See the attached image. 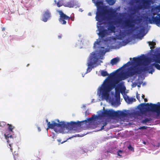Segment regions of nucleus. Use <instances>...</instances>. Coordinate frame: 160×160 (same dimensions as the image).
<instances>
[{
	"label": "nucleus",
	"instance_id": "nucleus-37",
	"mask_svg": "<svg viewBox=\"0 0 160 160\" xmlns=\"http://www.w3.org/2000/svg\"><path fill=\"white\" fill-rule=\"evenodd\" d=\"M136 98L139 101H140V97L139 94H138V92H137V93L136 94Z\"/></svg>",
	"mask_w": 160,
	"mask_h": 160
},
{
	"label": "nucleus",
	"instance_id": "nucleus-2",
	"mask_svg": "<svg viewBox=\"0 0 160 160\" xmlns=\"http://www.w3.org/2000/svg\"><path fill=\"white\" fill-rule=\"evenodd\" d=\"M158 104L142 103L139 105L138 109L142 114L147 111H151L156 112L157 116H159L160 115V102H158Z\"/></svg>",
	"mask_w": 160,
	"mask_h": 160
},
{
	"label": "nucleus",
	"instance_id": "nucleus-39",
	"mask_svg": "<svg viewBox=\"0 0 160 160\" xmlns=\"http://www.w3.org/2000/svg\"><path fill=\"white\" fill-rule=\"evenodd\" d=\"M139 129H144L146 128V127L144 126H141L139 128Z\"/></svg>",
	"mask_w": 160,
	"mask_h": 160
},
{
	"label": "nucleus",
	"instance_id": "nucleus-11",
	"mask_svg": "<svg viewBox=\"0 0 160 160\" xmlns=\"http://www.w3.org/2000/svg\"><path fill=\"white\" fill-rule=\"evenodd\" d=\"M107 30L109 33H115L116 27L114 26V22L112 21H109L108 22Z\"/></svg>",
	"mask_w": 160,
	"mask_h": 160
},
{
	"label": "nucleus",
	"instance_id": "nucleus-52",
	"mask_svg": "<svg viewBox=\"0 0 160 160\" xmlns=\"http://www.w3.org/2000/svg\"><path fill=\"white\" fill-rule=\"evenodd\" d=\"M139 34V33H138L137 34H136V35L137 36H138V35Z\"/></svg>",
	"mask_w": 160,
	"mask_h": 160
},
{
	"label": "nucleus",
	"instance_id": "nucleus-35",
	"mask_svg": "<svg viewBox=\"0 0 160 160\" xmlns=\"http://www.w3.org/2000/svg\"><path fill=\"white\" fill-rule=\"evenodd\" d=\"M148 43L149 45H151L152 47H154L155 45V43L154 42H149Z\"/></svg>",
	"mask_w": 160,
	"mask_h": 160
},
{
	"label": "nucleus",
	"instance_id": "nucleus-57",
	"mask_svg": "<svg viewBox=\"0 0 160 160\" xmlns=\"http://www.w3.org/2000/svg\"><path fill=\"white\" fill-rule=\"evenodd\" d=\"M95 43L94 44V47H95Z\"/></svg>",
	"mask_w": 160,
	"mask_h": 160
},
{
	"label": "nucleus",
	"instance_id": "nucleus-29",
	"mask_svg": "<svg viewBox=\"0 0 160 160\" xmlns=\"http://www.w3.org/2000/svg\"><path fill=\"white\" fill-rule=\"evenodd\" d=\"M151 120V118H146L142 120L141 121V122L142 123H146Z\"/></svg>",
	"mask_w": 160,
	"mask_h": 160
},
{
	"label": "nucleus",
	"instance_id": "nucleus-48",
	"mask_svg": "<svg viewBox=\"0 0 160 160\" xmlns=\"http://www.w3.org/2000/svg\"><path fill=\"white\" fill-rule=\"evenodd\" d=\"M144 97H145V96H144V95L142 94V98H144Z\"/></svg>",
	"mask_w": 160,
	"mask_h": 160
},
{
	"label": "nucleus",
	"instance_id": "nucleus-26",
	"mask_svg": "<svg viewBox=\"0 0 160 160\" xmlns=\"http://www.w3.org/2000/svg\"><path fill=\"white\" fill-rule=\"evenodd\" d=\"M99 52L101 55H104L106 52L104 49V48L102 47L99 51Z\"/></svg>",
	"mask_w": 160,
	"mask_h": 160
},
{
	"label": "nucleus",
	"instance_id": "nucleus-1",
	"mask_svg": "<svg viewBox=\"0 0 160 160\" xmlns=\"http://www.w3.org/2000/svg\"><path fill=\"white\" fill-rule=\"evenodd\" d=\"M155 62L156 63H153L149 66H145L143 68L138 67L136 66L131 67L128 69L125 73L118 75L113 81L109 79H106L102 87L100 90L102 96L106 98H108L109 92L115 88L116 85L122 80L131 77L135 74H140L143 72L148 71L149 73L152 74L154 72L153 66L158 70H160V65L158 63Z\"/></svg>",
	"mask_w": 160,
	"mask_h": 160
},
{
	"label": "nucleus",
	"instance_id": "nucleus-36",
	"mask_svg": "<svg viewBox=\"0 0 160 160\" xmlns=\"http://www.w3.org/2000/svg\"><path fill=\"white\" fill-rule=\"evenodd\" d=\"M116 74V73L115 72H113L110 74V77L111 78L114 77Z\"/></svg>",
	"mask_w": 160,
	"mask_h": 160
},
{
	"label": "nucleus",
	"instance_id": "nucleus-16",
	"mask_svg": "<svg viewBox=\"0 0 160 160\" xmlns=\"http://www.w3.org/2000/svg\"><path fill=\"white\" fill-rule=\"evenodd\" d=\"M133 60L134 63L139 65L141 64L144 60V58L143 57L133 58Z\"/></svg>",
	"mask_w": 160,
	"mask_h": 160
},
{
	"label": "nucleus",
	"instance_id": "nucleus-6",
	"mask_svg": "<svg viewBox=\"0 0 160 160\" xmlns=\"http://www.w3.org/2000/svg\"><path fill=\"white\" fill-rule=\"evenodd\" d=\"M57 121L59 122L57 123L54 121L51 122L52 123H51L50 122H48L47 119L46 120V121L48 122V127L49 128L53 129L55 127H60L61 128H63V122H60L59 120L58 119L57 120Z\"/></svg>",
	"mask_w": 160,
	"mask_h": 160
},
{
	"label": "nucleus",
	"instance_id": "nucleus-54",
	"mask_svg": "<svg viewBox=\"0 0 160 160\" xmlns=\"http://www.w3.org/2000/svg\"><path fill=\"white\" fill-rule=\"evenodd\" d=\"M77 7H80V6H79V5H78V6H77Z\"/></svg>",
	"mask_w": 160,
	"mask_h": 160
},
{
	"label": "nucleus",
	"instance_id": "nucleus-45",
	"mask_svg": "<svg viewBox=\"0 0 160 160\" xmlns=\"http://www.w3.org/2000/svg\"><path fill=\"white\" fill-rule=\"evenodd\" d=\"M144 100L145 102H146L148 101V100L146 98H144Z\"/></svg>",
	"mask_w": 160,
	"mask_h": 160
},
{
	"label": "nucleus",
	"instance_id": "nucleus-38",
	"mask_svg": "<svg viewBox=\"0 0 160 160\" xmlns=\"http://www.w3.org/2000/svg\"><path fill=\"white\" fill-rule=\"evenodd\" d=\"M119 152L122 153V151H121V150H119L117 152V155H118L119 156H121L122 155H120L119 154Z\"/></svg>",
	"mask_w": 160,
	"mask_h": 160
},
{
	"label": "nucleus",
	"instance_id": "nucleus-32",
	"mask_svg": "<svg viewBox=\"0 0 160 160\" xmlns=\"http://www.w3.org/2000/svg\"><path fill=\"white\" fill-rule=\"evenodd\" d=\"M6 125V123L4 122H0V127H4Z\"/></svg>",
	"mask_w": 160,
	"mask_h": 160
},
{
	"label": "nucleus",
	"instance_id": "nucleus-22",
	"mask_svg": "<svg viewBox=\"0 0 160 160\" xmlns=\"http://www.w3.org/2000/svg\"><path fill=\"white\" fill-rule=\"evenodd\" d=\"M126 36V35L124 32H122L120 33L118 36V38L119 40H122Z\"/></svg>",
	"mask_w": 160,
	"mask_h": 160
},
{
	"label": "nucleus",
	"instance_id": "nucleus-19",
	"mask_svg": "<svg viewBox=\"0 0 160 160\" xmlns=\"http://www.w3.org/2000/svg\"><path fill=\"white\" fill-rule=\"evenodd\" d=\"M150 1L149 0H142V6L144 8H146L150 4Z\"/></svg>",
	"mask_w": 160,
	"mask_h": 160
},
{
	"label": "nucleus",
	"instance_id": "nucleus-28",
	"mask_svg": "<svg viewBox=\"0 0 160 160\" xmlns=\"http://www.w3.org/2000/svg\"><path fill=\"white\" fill-rule=\"evenodd\" d=\"M106 1L110 5H113L116 2V0H106Z\"/></svg>",
	"mask_w": 160,
	"mask_h": 160
},
{
	"label": "nucleus",
	"instance_id": "nucleus-30",
	"mask_svg": "<svg viewBox=\"0 0 160 160\" xmlns=\"http://www.w3.org/2000/svg\"><path fill=\"white\" fill-rule=\"evenodd\" d=\"M101 75L103 77H105L108 75L107 72L106 71L102 70L101 72Z\"/></svg>",
	"mask_w": 160,
	"mask_h": 160
},
{
	"label": "nucleus",
	"instance_id": "nucleus-7",
	"mask_svg": "<svg viewBox=\"0 0 160 160\" xmlns=\"http://www.w3.org/2000/svg\"><path fill=\"white\" fill-rule=\"evenodd\" d=\"M107 11H97L96 16V20L101 22L105 20V17L104 14V12Z\"/></svg>",
	"mask_w": 160,
	"mask_h": 160
},
{
	"label": "nucleus",
	"instance_id": "nucleus-53",
	"mask_svg": "<svg viewBox=\"0 0 160 160\" xmlns=\"http://www.w3.org/2000/svg\"><path fill=\"white\" fill-rule=\"evenodd\" d=\"M139 31V32H141V30H139V31Z\"/></svg>",
	"mask_w": 160,
	"mask_h": 160
},
{
	"label": "nucleus",
	"instance_id": "nucleus-47",
	"mask_svg": "<svg viewBox=\"0 0 160 160\" xmlns=\"http://www.w3.org/2000/svg\"><path fill=\"white\" fill-rule=\"evenodd\" d=\"M141 83H139V85H138V86L139 87H140V85H141Z\"/></svg>",
	"mask_w": 160,
	"mask_h": 160
},
{
	"label": "nucleus",
	"instance_id": "nucleus-50",
	"mask_svg": "<svg viewBox=\"0 0 160 160\" xmlns=\"http://www.w3.org/2000/svg\"><path fill=\"white\" fill-rule=\"evenodd\" d=\"M88 15H89L91 16V13L90 12H89L88 13Z\"/></svg>",
	"mask_w": 160,
	"mask_h": 160
},
{
	"label": "nucleus",
	"instance_id": "nucleus-43",
	"mask_svg": "<svg viewBox=\"0 0 160 160\" xmlns=\"http://www.w3.org/2000/svg\"><path fill=\"white\" fill-rule=\"evenodd\" d=\"M38 131L39 132H40L41 131V128L40 127H38Z\"/></svg>",
	"mask_w": 160,
	"mask_h": 160
},
{
	"label": "nucleus",
	"instance_id": "nucleus-31",
	"mask_svg": "<svg viewBox=\"0 0 160 160\" xmlns=\"http://www.w3.org/2000/svg\"><path fill=\"white\" fill-rule=\"evenodd\" d=\"M57 6L58 7H60L62 6L63 5L62 1V0L59 1L57 3Z\"/></svg>",
	"mask_w": 160,
	"mask_h": 160
},
{
	"label": "nucleus",
	"instance_id": "nucleus-15",
	"mask_svg": "<svg viewBox=\"0 0 160 160\" xmlns=\"http://www.w3.org/2000/svg\"><path fill=\"white\" fill-rule=\"evenodd\" d=\"M134 25L132 23V22L129 19L126 20L124 22V27L127 28H133Z\"/></svg>",
	"mask_w": 160,
	"mask_h": 160
},
{
	"label": "nucleus",
	"instance_id": "nucleus-21",
	"mask_svg": "<svg viewBox=\"0 0 160 160\" xmlns=\"http://www.w3.org/2000/svg\"><path fill=\"white\" fill-rule=\"evenodd\" d=\"M119 61L118 58H116L112 59L111 61V63L112 65L116 64Z\"/></svg>",
	"mask_w": 160,
	"mask_h": 160
},
{
	"label": "nucleus",
	"instance_id": "nucleus-17",
	"mask_svg": "<svg viewBox=\"0 0 160 160\" xmlns=\"http://www.w3.org/2000/svg\"><path fill=\"white\" fill-rule=\"evenodd\" d=\"M98 119L99 120L98 115L97 116L95 115H92L91 117L89 118L88 119V121H95Z\"/></svg>",
	"mask_w": 160,
	"mask_h": 160
},
{
	"label": "nucleus",
	"instance_id": "nucleus-24",
	"mask_svg": "<svg viewBox=\"0 0 160 160\" xmlns=\"http://www.w3.org/2000/svg\"><path fill=\"white\" fill-rule=\"evenodd\" d=\"M115 92V97L117 99H120V91L118 90V91L117 88H116Z\"/></svg>",
	"mask_w": 160,
	"mask_h": 160
},
{
	"label": "nucleus",
	"instance_id": "nucleus-49",
	"mask_svg": "<svg viewBox=\"0 0 160 160\" xmlns=\"http://www.w3.org/2000/svg\"><path fill=\"white\" fill-rule=\"evenodd\" d=\"M71 19L72 21H74V18H71Z\"/></svg>",
	"mask_w": 160,
	"mask_h": 160
},
{
	"label": "nucleus",
	"instance_id": "nucleus-41",
	"mask_svg": "<svg viewBox=\"0 0 160 160\" xmlns=\"http://www.w3.org/2000/svg\"><path fill=\"white\" fill-rule=\"evenodd\" d=\"M62 37V35H60L58 36V38L59 39H60Z\"/></svg>",
	"mask_w": 160,
	"mask_h": 160
},
{
	"label": "nucleus",
	"instance_id": "nucleus-25",
	"mask_svg": "<svg viewBox=\"0 0 160 160\" xmlns=\"http://www.w3.org/2000/svg\"><path fill=\"white\" fill-rule=\"evenodd\" d=\"M112 117H118L120 115V112L118 111H114L112 110Z\"/></svg>",
	"mask_w": 160,
	"mask_h": 160
},
{
	"label": "nucleus",
	"instance_id": "nucleus-34",
	"mask_svg": "<svg viewBox=\"0 0 160 160\" xmlns=\"http://www.w3.org/2000/svg\"><path fill=\"white\" fill-rule=\"evenodd\" d=\"M120 115L123 117H126L127 115V114L123 112H120Z\"/></svg>",
	"mask_w": 160,
	"mask_h": 160
},
{
	"label": "nucleus",
	"instance_id": "nucleus-40",
	"mask_svg": "<svg viewBox=\"0 0 160 160\" xmlns=\"http://www.w3.org/2000/svg\"><path fill=\"white\" fill-rule=\"evenodd\" d=\"M128 148L131 149V150H133V148L132 147L131 145H129L128 147Z\"/></svg>",
	"mask_w": 160,
	"mask_h": 160
},
{
	"label": "nucleus",
	"instance_id": "nucleus-23",
	"mask_svg": "<svg viewBox=\"0 0 160 160\" xmlns=\"http://www.w3.org/2000/svg\"><path fill=\"white\" fill-rule=\"evenodd\" d=\"M153 61L156 62L160 64V53L156 55L155 58L153 59Z\"/></svg>",
	"mask_w": 160,
	"mask_h": 160
},
{
	"label": "nucleus",
	"instance_id": "nucleus-5",
	"mask_svg": "<svg viewBox=\"0 0 160 160\" xmlns=\"http://www.w3.org/2000/svg\"><path fill=\"white\" fill-rule=\"evenodd\" d=\"M82 122L78 121L77 122L71 121L70 123H66L63 122V129L66 128V129L70 130H75V128L80 127L81 125V123Z\"/></svg>",
	"mask_w": 160,
	"mask_h": 160
},
{
	"label": "nucleus",
	"instance_id": "nucleus-42",
	"mask_svg": "<svg viewBox=\"0 0 160 160\" xmlns=\"http://www.w3.org/2000/svg\"><path fill=\"white\" fill-rule=\"evenodd\" d=\"M129 63V62H128L127 63H126V64H125L124 65V66H128V63Z\"/></svg>",
	"mask_w": 160,
	"mask_h": 160
},
{
	"label": "nucleus",
	"instance_id": "nucleus-56",
	"mask_svg": "<svg viewBox=\"0 0 160 160\" xmlns=\"http://www.w3.org/2000/svg\"><path fill=\"white\" fill-rule=\"evenodd\" d=\"M55 1V2H56V0H55V1Z\"/></svg>",
	"mask_w": 160,
	"mask_h": 160
},
{
	"label": "nucleus",
	"instance_id": "nucleus-4",
	"mask_svg": "<svg viewBox=\"0 0 160 160\" xmlns=\"http://www.w3.org/2000/svg\"><path fill=\"white\" fill-rule=\"evenodd\" d=\"M99 58L98 53L93 52L90 54L89 59L87 63L88 67L87 70V72H89L91 71L94 67L93 65L97 62Z\"/></svg>",
	"mask_w": 160,
	"mask_h": 160
},
{
	"label": "nucleus",
	"instance_id": "nucleus-9",
	"mask_svg": "<svg viewBox=\"0 0 160 160\" xmlns=\"http://www.w3.org/2000/svg\"><path fill=\"white\" fill-rule=\"evenodd\" d=\"M112 110H104L101 114L98 115L99 120L102 119L103 117H112Z\"/></svg>",
	"mask_w": 160,
	"mask_h": 160
},
{
	"label": "nucleus",
	"instance_id": "nucleus-8",
	"mask_svg": "<svg viewBox=\"0 0 160 160\" xmlns=\"http://www.w3.org/2000/svg\"><path fill=\"white\" fill-rule=\"evenodd\" d=\"M59 13L60 15V18L59 19V21L62 24H65L66 22L65 20H69L70 17L64 14L61 11H59Z\"/></svg>",
	"mask_w": 160,
	"mask_h": 160
},
{
	"label": "nucleus",
	"instance_id": "nucleus-13",
	"mask_svg": "<svg viewBox=\"0 0 160 160\" xmlns=\"http://www.w3.org/2000/svg\"><path fill=\"white\" fill-rule=\"evenodd\" d=\"M51 14L50 11L48 10H46L44 13L43 17L42 18V21L46 22L51 17Z\"/></svg>",
	"mask_w": 160,
	"mask_h": 160
},
{
	"label": "nucleus",
	"instance_id": "nucleus-12",
	"mask_svg": "<svg viewBox=\"0 0 160 160\" xmlns=\"http://www.w3.org/2000/svg\"><path fill=\"white\" fill-rule=\"evenodd\" d=\"M95 4L97 8V11H107L106 7L102 6L103 3L102 1H97Z\"/></svg>",
	"mask_w": 160,
	"mask_h": 160
},
{
	"label": "nucleus",
	"instance_id": "nucleus-10",
	"mask_svg": "<svg viewBox=\"0 0 160 160\" xmlns=\"http://www.w3.org/2000/svg\"><path fill=\"white\" fill-rule=\"evenodd\" d=\"M99 30V32L98 35L101 38H103L109 35L107 30L105 29L103 26H100Z\"/></svg>",
	"mask_w": 160,
	"mask_h": 160
},
{
	"label": "nucleus",
	"instance_id": "nucleus-46",
	"mask_svg": "<svg viewBox=\"0 0 160 160\" xmlns=\"http://www.w3.org/2000/svg\"><path fill=\"white\" fill-rule=\"evenodd\" d=\"M143 143L144 144H146V142L145 141H143Z\"/></svg>",
	"mask_w": 160,
	"mask_h": 160
},
{
	"label": "nucleus",
	"instance_id": "nucleus-20",
	"mask_svg": "<svg viewBox=\"0 0 160 160\" xmlns=\"http://www.w3.org/2000/svg\"><path fill=\"white\" fill-rule=\"evenodd\" d=\"M66 7L69 8H72L74 6V2L73 1H70V2H66L64 5Z\"/></svg>",
	"mask_w": 160,
	"mask_h": 160
},
{
	"label": "nucleus",
	"instance_id": "nucleus-55",
	"mask_svg": "<svg viewBox=\"0 0 160 160\" xmlns=\"http://www.w3.org/2000/svg\"><path fill=\"white\" fill-rule=\"evenodd\" d=\"M29 64H28L27 65V66H29Z\"/></svg>",
	"mask_w": 160,
	"mask_h": 160
},
{
	"label": "nucleus",
	"instance_id": "nucleus-18",
	"mask_svg": "<svg viewBox=\"0 0 160 160\" xmlns=\"http://www.w3.org/2000/svg\"><path fill=\"white\" fill-rule=\"evenodd\" d=\"M124 98L127 102L129 103H132L134 100V101H135V99H134L132 98H130L128 96L124 97Z\"/></svg>",
	"mask_w": 160,
	"mask_h": 160
},
{
	"label": "nucleus",
	"instance_id": "nucleus-3",
	"mask_svg": "<svg viewBox=\"0 0 160 160\" xmlns=\"http://www.w3.org/2000/svg\"><path fill=\"white\" fill-rule=\"evenodd\" d=\"M153 15L152 18L148 16L145 17L146 21L147 22L148 19V23L150 24H154L160 27V14L158 13L160 12V4L152 9Z\"/></svg>",
	"mask_w": 160,
	"mask_h": 160
},
{
	"label": "nucleus",
	"instance_id": "nucleus-14",
	"mask_svg": "<svg viewBox=\"0 0 160 160\" xmlns=\"http://www.w3.org/2000/svg\"><path fill=\"white\" fill-rule=\"evenodd\" d=\"M4 136L5 137L6 139L7 140V142L9 144V146H10V150L11 151V152H12V148L11 147V143H10V141L9 140V138H10V139L12 140L13 139L12 136V135H10L9 134H6V133L4 134Z\"/></svg>",
	"mask_w": 160,
	"mask_h": 160
},
{
	"label": "nucleus",
	"instance_id": "nucleus-27",
	"mask_svg": "<svg viewBox=\"0 0 160 160\" xmlns=\"http://www.w3.org/2000/svg\"><path fill=\"white\" fill-rule=\"evenodd\" d=\"M7 125L8 126V129L9 130V131L10 132H12V133L13 132L12 131V130L15 127L12 126V125L8 124Z\"/></svg>",
	"mask_w": 160,
	"mask_h": 160
},
{
	"label": "nucleus",
	"instance_id": "nucleus-51",
	"mask_svg": "<svg viewBox=\"0 0 160 160\" xmlns=\"http://www.w3.org/2000/svg\"><path fill=\"white\" fill-rule=\"evenodd\" d=\"M4 30H5V28H3L2 29V30H3V31Z\"/></svg>",
	"mask_w": 160,
	"mask_h": 160
},
{
	"label": "nucleus",
	"instance_id": "nucleus-44",
	"mask_svg": "<svg viewBox=\"0 0 160 160\" xmlns=\"http://www.w3.org/2000/svg\"><path fill=\"white\" fill-rule=\"evenodd\" d=\"M79 11L80 12H82L83 11V10L82 8H80L79 10Z\"/></svg>",
	"mask_w": 160,
	"mask_h": 160
},
{
	"label": "nucleus",
	"instance_id": "nucleus-33",
	"mask_svg": "<svg viewBox=\"0 0 160 160\" xmlns=\"http://www.w3.org/2000/svg\"><path fill=\"white\" fill-rule=\"evenodd\" d=\"M102 124H103V125L102 126L101 128L100 129L101 130H102L104 128V127L107 125V123L106 122H103L101 123Z\"/></svg>",
	"mask_w": 160,
	"mask_h": 160
}]
</instances>
